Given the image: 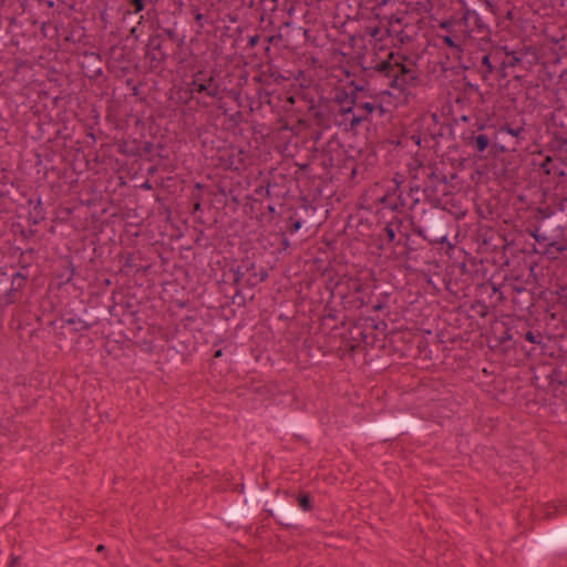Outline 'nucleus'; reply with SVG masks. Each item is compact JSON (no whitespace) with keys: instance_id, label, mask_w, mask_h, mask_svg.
<instances>
[{"instance_id":"nucleus-1","label":"nucleus","mask_w":567,"mask_h":567,"mask_svg":"<svg viewBox=\"0 0 567 567\" xmlns=\"http://www.w3.org/2000/svg\"><path fill=\"white\" fill-rule=\"evenodd\" d=\"M214 79L210 76L207 82L199 83L198 75H195L192 84L197 87V91L200 93H206L212 97L217 95V89L213 86Z\"/></svg>"},{"instance_id":"nucleus-2","label":"nucleus","mask_w":567,"mask_h":567,"mask_svg":"<svg viewBox=\"0 0 567 567\" xmlns=\"http://www.w3.org/2000/svg\"><path fill=\"white\" fill-rule=\"evenodd\" d=\"M394 71L393 86L398 89H403V86L408 83V69L404 65H396Z\"/></svg>"},{"instance_id":"nucleus-3","label":"nucleus","mask_w":567,"mask_h":567,"mask_svg":"<svg viewBox=\"0 0 567 567\" xmlns=\"http://www.w3.org/2000/svg\"><path fill=\"white\" fill-rule=\"evenodd\" d=\"M489 141L486 135H478L475 138V147L478 152H484L488 147Z\"/></svg>"},{"instance_id":"nucleus-4","label":"nucleus","mask_w":567,"mask_h":567,"mask_svg":"<svg viewBox=\"0 0 567 567\" xmlns=\"http://www.w3.org/2000/svg\"><path fill=\"white\" fill-rule=\"evenodd\" d=\"M505 131H506L509 135H512V136H514V137H516V138H520V136H522V134H523L524 128H523V127H517V128L506 127V128H505Z\"/></svg>"},{"instance_id":"nucleus-5","label":"nucleus","mask_w":567,"mask_h":567,"mask_svg":"<svg viewBox=\"0 0 567 567\" xmlns=\"http://www.w3.org/2000/svg\"><path fill=\"white\" fill-rule=\"evenodd\" d=\"M443 42L451 49L460 50L458 44L455 43L453 38L451 35H445L442 38Z\"/></svg>"},{"instance_id":"nucleus-6","label":"nucleus","mask_w":567,"mask_h":567,"mask_svg":"<svg viewBox=\"0 0 567 567\" xmlns=\"http://www.w3.org/2000/svg\"><path fill=\"white\" fill-rule=\"evenodd\" d=\"M299 506L303 511H308L310 508V499L308 496H301L299 498Z\"/></svg>"},{"instance_id":"nucleus-7","label":"nucleus","mask_w":567,"mask_h":567,"mask_svg":"<svg viewBox=\"0 0 567 567\" xmlns=\"http://www.w3.org/2000/svg\"><path fill=\"white\" fill-rule=\"evenodd\" d=\"M132 3L134 6V13H138L144 9L143 0H132Z\"/></svg>"},{"instance_id":"nucleus-8","label":"nucleus","mask_w":567,"mask_h":567,"mask_svg":"<svg viewBox=\"0 0 567 567\" xmlns=\"http://www.w3.org/2000/svg\"><path fill=\"white\" fill-rule=\"evenodd\" d=\"M362 109L367 112V114H370L374 110V105L372 103L365 102L362 105Z\"/></svg>"},{"instance_id":"nucleus-9","label":"nucleus","mask_w":567,"mask_h":567,"mask_svg":"<svg viewBox=\"0 0 567 567\" xmlns=\"http://www.w3.org/2000/svg\"><path fill=\"white\" fill-rule=\"evenodd\" d=\"M526 339H527L529 342H532V343H536V342H537L536 337H535V336H534V333H532V332H528V333L526 334Z\"/></svg>"},{"instance_id":"nucleus-10","label":"nucleus","mask_w":567,"mask_h":567,"mask_svg":"<svg viewBox=\"0 0 567 567\" xmlns=\"http://www.w3.org/2000/svg\"><path fill=\"white\" fill-rule=\"evenodd\" d=\"M362 115H353V118H352V124L353 125H357L358 123H360V121L362 120Z\"/></svg>"},{"instance_id":"nucleus-11","label":"nucleus","mask_w":567,"mask_h":567,"mask_svg":"<svg viewBox=\"0 0 567 567\" xmlns=\"http://www.w3.org/2000/svg\"><path fill=\"white\" fill-rule=\"evenodd\" d=\"M450 27H451V22H450V21H445V22H443V23L441 24V28L446 29V30H449V29H450Z\"/></svg>"},{"instance_id":"nucleus-12","label":"nucleus","mask_w":567,"mask_h":567,"mask_svg":"<svg viewBox=\"0 0 567 567\" xmlns=\"http://www.w3.org/2000/svg\"><path fill=\"white\" fill-rule=\"evenodd\" d=\"M483 63L491 68L488 56L483 58Z\"/></svg>"},{"instance_id":"nucleus-13","label":"nucleus","mask_w":567,"mask_h":567,"mask_svg":"<svg viewBox=\"0 0 567 567\" xmlns=\"http://www.w3.org/2000/svg\"><path fill=\"white\" fill-rule=\"evenodd\" d=\"M349 112H351V107H348V109L343 110V113H349Z\"/></svg>"},{"instance_id":"nucleus-14","label":"nucleus","mask_w":567,"mask_h":567,"mask_svg":"<svg viewBox=\"0 0 567 567\" xmlns=\"http://www.w3.org/2000/svg\"><path fill=\"white\" fill-rule=\"evenodd\" d=\"M97 549H99V550H102V549H103V546H102V545H99Z\"/></svg>"}]
</instances>
